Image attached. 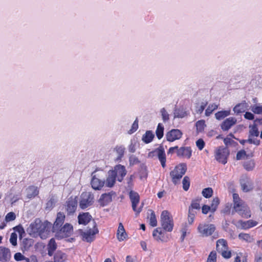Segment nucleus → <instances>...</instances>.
Here are the masks:
<instances>
[{
    "label": "nucleus",
    "instance_id": "1",
    "mask_svg": "<svg viewBox=\"0 0 262 262\" xmlns=\"http://www.w3.org/2000/svg\"><path fill=\"white\" fill-rule=\"evenodd\" d=\"M51 227L52 224L50 222L42 223L37 219L30 224L27 231L32 237L39 236L42 239H46L48 237Z\"/></svg>",
    "mask_w": 262,
    "mask_h": 262
},
{
    "label": "nucleus",
    "instance_id": "2",
    "mask_svg": "<svg viewBox=\"0 0 262 262\" xmlns=\"http://www.w3.org/2000/svg\"><path fill=\"white\" fill-rule=\"evenodd\" d=\"M234 209L240 215L248 218L250 217V211L247 205L239 198L237 193L233 194Z\"/></svg>",
    "mask_w": 262,
    "mask_h": 262
},
{
    "label": "nucleus",
    "instance_id": "3",
    "mask_svg": "<svg viewBox=\"0 0 262 262\" xmlns=\"http://www.w3.org/2000/svg\"><path fill=\"white\" fill-rule=\"evenodd\" d=\"M258 124H262V119H256L254 120L253 124L249 125V138L247 140L243 141V142H249L256 145L259 144V140L257 139L259 133L257 127Z\"/></svg>",
    "mask_w": 262,
    "mask_h": 262
},
{
    "label": "nucleus",
    "instance_id": "4",
    "mask_svg": "<svg viewBox=\"0 0 262 262\" xmlns=\"http://www.w3.org/2000/svg\"><path fill=\"white\" fill-rule=\"evenodd\" d=\"M160 224L165 231L171 232L173 228V221L170 213L167 210L162 212L160 216Z\"/></svg>",
    "mask_w": 262,
    "mask_h": 262
},
{
    "label": "nucleus",
    "instance_id": "5",
    "mask_svg": "<svg viewBox=\"0 0 262 262\" xmlns=\"http://www.w3.org/2000/svg\"><path fill=\"white\" fill-rule=\"evenodd\" d=\"M91 185L93 189L96 190H100L105 186V180L102 171H94L92 173Z\"/></svg>",
    "mask_w": 262,
    "mask_h": 262
},
{
    "label": "nucleus",
    "instance_id": "6",
    "mask_svg": "<svg viewBox=\"0 0 262 262\" xmlns=\"http://www.w3.org/2000/svg\"><path fill=\"white\" fill-rule=\"evenodd\" d=\"M187 169L186 165L181 163L177 165L174 169L170 172V175L173 183L176 184L185 173Z\"/></svg>",
    "mask_w": 262,
    "mask_h": 262
},
{
    "label": "nucleus",
    "instance_id": "7",
    "mask_svg": "<svg viewBox=\"0 0 262 262\" xmlns=\"http://www.w3.org/2000/svg\"><path fill=\"white\" fill-rule=\"evenodd\" d=\"M55 233V236L58 238H63L70 236L73 232L72 225L66 223L63 227L58 228L53 231Z\"/></svg>",
    "mask_w": 262,
    "mask_h": 262
},
{
    "label": "nucleus",
    "instance_id": "8",
    "mask_svg": "<svg viewBox=\"0 0 262 262\" xmlns=\"http://www.w3.org/2000/svg\"><path fill=\"white\" fill-rule=\"evenodd\" d=\"M99 230L96 226V223L92 228L86 229L84 231H80V235L83 241L88 243H91L95 239L96 234H98Z\"/></svg>",
    "mask_w": 262,
    "mask_h": 262
},
{
    "label": "nucleus",
    "instance_id": "9",
    "mask_svg": "<svg viewBox=\"0 0 262 262\" xmlns=\"http://www.w3.org/2000/svg\"><path fill=\"white\" fill-rule=\"evenodd\" d=\"M216 250L225 258H229L231 256V252L228 249L227 243L224 239H220L217 241Z\"/></svg>",
    "mask_w": 262,
    "mask_h": 262
},
{
    "label": "nucleus",
    "instance_id": "10",
    "mask_svg": "<svg viewBox=\"0 0 262 262\" xmlns=\"http://www.w3.org/2000/svg\"><path fill=\"white\" fill-rule=\"evenodd\" d=\"M229 155V151L227 148L220 147L215 151V158L220 163L225 164Z\"/></svg>",
    "mask_w": 262,
    "mask_h": 262
},
{
    "label": "nucleus",
    "instance_id": "11",
    "mask_svg": "<svg viewBox=\"0 0 262 262\" xmlns=\"http://www.w3.org/2000/svg\"><path fill=\"white\" fill-rule=\"evenodd\" d=\"M129 198L132 202V206L133 210L136 214H139L142 210L143 204L142 203L141 206L137 208V206L139 205L140 202V196L139 194L134 191H130L129 192Z\"/></svg>",
    "mask_w": 262,
    "mask_h": 262
},
{
    "label": "nucleus",
    "instance_id": "12",
    "mask_svg": "<svg viewBox=\"0 0 262 262\" xmlns=\"http://www.w3.org/2000/svg\"><path fill=\"white\" fill-rule=\"evenodd\" d=\"M198 232L204 237L211 235L214 231L215 228L213 224H200L198 227Z\"/></svg>",
    "mask_w": 262,
    "mask_h": 262
},
{
    "label": "nucleus",
    "instance_id": "13",
    "mask_svg": "<svg viewBox=\"0 0 262 262\" xmlns=\"http://www.w3.org/2000/svg\"><path fill=\"white\" fill-rule=\"evenodd\" d=\"M94 201V196L90 192H83L81 195V200L79 206L81 208L85 209L92 205Z\"/></svg>",
    "mask_w": 262,
    "mask_h": 262
},
{
    "label": "nucleus",
    "instance_id": "14",
    "mask_svg": "<svg viewBox=\"0 0 262 262\" xmlns=\"http://www.w3.org/2000/svg\"><path fill=\"white\" fill-rule=\"evenodd\" d=\"M152 236L154 239L158 242H166L169 239L168 235L163 229L160 227L157 228L153 231Z\"/></svg>",
    "mask_w": 262,
    "mask_h": 262
},
{
    "label": "nucleus",
    "instance_id": "15",
    "mask_svg": "<svg viewBox=\"0 0 262 262\" xmlns=\"http://www.w3.org/2000/svg\"><path fill=\"white\" fill-rule=\"evenodd\" d=\"M183 135L182 131L178 129H172L166 134V140L169 142H173L180 139Z\"/></svg>",
    "mask_w": 262,
    "mask_h": 262
},
{
    "label": "nucleus",
    "instance_id": "16",
    "mask_svg": "<svg viewBox=\"0 0 262 262\" xmlns=\"http://www.w3.org/2000/svg\"><path fill=\"white\" fill-rule=\"evenodd\" d=\"M77 197H70L66 202V209L68 213L72 214L76 211L77 207Z\"/></svg>",
    "mask_w": 262,
    "mask_h": 262
},
{
    "label": "nucleus",
    "instance_id": "17",
    "mask_svg": "<svg viewBox=\"0 0 262 262\" xmlns=\"http://www.w3.org/2000/svg\"><path fill=\"white\" fill-rule=\"evenodd\" d=\"M111 170L115 172L117 180L119 182L122 181L123 178L126 174L125 167L120 164L116 165L114 167V169Z\"/></svg>",
    "mask_w": 262,
    "mask_h": 262
},
{
    "label": "nucleus",
    "instance_id": "18",
    "mask_svg": "<svg viewBox=\"0 0 262 262\" xmlns=\"http://www.w3.org/2000/svg\"><path fill=\"white\" fill-rule=\"evenodd\" d=\"M116 180H117V179L115 172L111 170H109L106 176V180L105 181V187L108 188L113 187L115 185Z\"/></svg>",
    "mask_w": 262,
    "mask_h": 262
},
{
    "label": "nucleus",
    "instance_id": "19",
    "mask_svg": "<svg viewBox=\"0 0 262 262\" xmlns=\"http://www.w3.org/2000/svg\"><path fill=\"white\" fill-rule=\"evenodd\" d=\"M11 257L10 250L5 247H0V261L8 262Z\"/></svg>",
    "mask_w": 262,
    "mask_h": 262
},
{
    "label": "nucleus",
    "instance_id": "20",
    "mask_svg": "<svg viewBox=\"0 0 262 262\" xmlns=\"http://www.w3.org/2000/svg\"><path fill=\"white\" fill-rule=\"evenodd\" d=\"M156 152L162 167L165 168L166 166V158L164 148L161 146L156 149Z\"/></svg>",
    "mask_w": 262,
    "mask_h": 262
},
{
    "label": "nucleus",
    "instance_id": "21",
    "mask_svg": "<svg viewBox=\"0 0 262 262\" xmlns=\"http://www.w3.org/2000/svg\"><path fill=\"white\" fill-rule=\"evenodd\" d=\"M257 224V222L253 220H249L247 221H243L242 220L238 221L235 225L238 228L242 229H247L250 228L255 226Z\"/></svg>",
    "mask_w": 262,
    "mask_h": 262
},
{
    "label": "nucleus",
    "instance_id": "22",
    "mask_svg": "<svg viewBox=\"0 0 262 262\" xmlns=\"http://www.w3.org/2000/svg\"><path fill=\"white\" fill-rule=\"evenodd\" d=\"M65 220V215L63 213L58 212L57 214L56 220L52 226L53 231L60 228Z\"/></svg>",
    "mask_w": 262,
    "mask_h": 262
},
{
    "label": "nucleus",
    "instance_id": "23",
    "mask_svg": "<svg viewBox=\"0 0 262 262\" xmlns=\"http://www.w3.org/2000/svg\"><path fill=\"white\" fill-rule=\"evenodd\" d=\"M112 194L111 192L105 193L101 195L98 202L101 206L107 205L112 201Z\"/></svg>",
    "mask_w": 262,
    "mask_h": 262
},
{
    "label": "nucleus",
    "instance_id": "24",
    "mask_svg": "<svg viewBox=\"0 0 262 262\" xmlns=\"http://www.w3.org/2000/svg\"><path fill=\"white\" fill-rule=\"evenodd\" d=\"M236 121L235 117H229L222 123L221 128L223 130H228L236 123Z\"/></svg>",
    "mask_w": 262,
    "mask_h": 262
},
{
    "label": "nucleus",
    "instance_id": "25",
    "mask_svg": "<svg viewBox=\"0 0 262 262\" xmlns=\"http://www.w3.org/2000/svg\"><path fill=\"white\" fill-rule=\"evenodd\" d=\"M127 237V234L125 232L123 224L120 223L117 231V238L119 242L123 241Z\"/></svg>",
    "mask_w": 262,
    "mask_h": 262
},
{
    "label": "nucleus",
    "instance_id": "26",
    "mask_svg": "<svg viewBox=\"0 0 262 262\" xmlns=\"http://www.w3.org/2000/svg\"><path fill=\"white\" fill-rule=\"evenodd\" d=\"M192 151L190 147H182L178 149L177 155L180 157H183L189 159L191 156Z\"/></svg>",
    "mask_w": 262,
    "mask_h": 262
},
{
    "label": "nucleus",
    "instance_id": "27",
    "mask_svg": "<svg viewBox=\"0 0 262 262\" xmlns=\"http://www.w3.org/2000/svg\"><path fill=\"white\" fill-rule=\"evenodd\" d=\"M241 184L244 192H248L253 189V183L249 178H246L241 180Z\"/></svg>",
    "mask_w": 262,
    "mask_h": 262
},
{
    "label": "nucleus",
    "instance_id": "28",
    "mask_svg": "<svg viewBox=\"0 0 262 262\" xmlns=\"http://www.w3.org/2000/svg\"><path fill=\"white\" fill-rule=\"evenodd\" d=\"M92 216L88 212L80 213L78 216L79 224L86 225L91 220Z\"/></svg>",
    "mask_w": 262,
    "mask_h": 262
},
{
    "label": "nucleus",
    "instance_id": "29",
    "mask_svg": "<svg viewBox=\"0 0 262 262\" xmlns=\"http://www.w3.org/2000/svg\"><path fill=\"white\" fill-rule=\"evenodd\" d=\"M26 193L28 199H32L38 195L39 191L37 187L31 186L26 189Z\"/></svg>",
    "mask_w": 262,
    "mask_h": 262
},
{
    "label": "nucleus",
    "instance_id": "30",
    "mask_svg": "<svg viewBox=\"0 0 262 262\" xmlns=\"http://www.w3.org/2000/svg\"><path fill=\"white\" fill-rule=\"evenodd\" d=\"M247 107L248 104L245 101H244L242 103L236 104L233 108V111L235 113L239 114L245 112V111L247 108Z\"/></svg>",
    "mask_w": 262,
    "mask_h": 262
},
{
    "label": "nucleus",
    "instance_id": "31",
    "mask_svg": "<svg viewBox=\"0 0 262 262\" xmlns=\"http://www.w3.org/2000/svg\"><path fill=\"white\" fill-rule=\"evenodd\" d=\"M57 248L56 242L54 238H52L50 240L48 245V254L50 256H52Z\"/></svg>",
    "mask_w": 262,
    "mask_h": 262
},
{
    "label": "nucleus",
    "instance_id": "32",
    "mask_svg": "<svg viewBox=\"0 0 262 262\" xmlns=\"http://www.w3.org/2000/svg\"><path fill=\"white\" fill-rule=\"evenodd\" d=\"M114 150L117 155V157L116 160L118 161L123 157L124 154L125 147L123 146H117L114 148Z\"/></svg>",
    "mask_w": 262,
    "mask_h": 262
},
{
    "label": "nucleus",
    "instance_id": "33",
    "mask_svg": "<svg viewBox=\"0 0 262 262\" xmlns=\"http://www.w3.org/2000/svg\"><path fill=\"white\" fill-rule=\"evenodd\" d=\"M154 137V135L151 131H147L145 134L143 135L142 140L145 143L151 142Z\"/></svg>",
    "mask_w": 262,
    "mask_h": 262
},
{
    "label": "nucleus",
    "instance_id": "34",
    "mask_svg": "<svg viewBox=\"0 0 262 262\" xmlns=\"http://www.w3.org/2000/svg\"><path fill=\"white\" fill-rule=\"evenodd\" d=\"M149 212L150 213L148 216L149 224L152 227H156L157 225V220L155 212L152 210H149Z\"/></svg>",
    "mask_w": 262,
    "mask_h": 262
},
{
    "label": "nucleus",
    "instance_id": "35",
    "mask_svg": "<svg viewBox=\"0 0 262 262\" xmlns=\"http://www.w3.org/2000/svg\"><path fill=\"white\" fill-rule=\"evenodd\" d=\"M188 113L187 111H185L183 108H179L175 110L174 113V118H182L188 115Z\"/></svg>",
    "mask_w": 262,
    "mask_h": 262
},
{
    "label": "nucleus",
    "instance_id": "36",
    "mask_svg": "<svg viewBox=\"0 0 262 262\" xmlns=\"http://www.w3.org/2000/svg\"><path fill=\"white\" fill-rule=\"evenodd\" d=\"M205 122L203 120L198 121L195 123V127L198 133H202L204 131L206 127Z\"/></svg>",
    "mask_w": 262,
    "mask_h": 262
},
{
    "label": "nucleus",
    "instance_id": "37",
    "mask_svg": "<svg viewBox=\"0 0 262 262\" xmlns=\"http://www.w3.org/2000/svg\"><path fill=\"white\" fill-rule=\"evenodd\" d=\"M230 114V110L222 111L217 112L215 114V116L216 119L221 120L226 117L229 116Z\"/></svg>",
    "mask_w": 262,
    "mask_h": 262
},
{
    "label": "nucleus",
    "instance_id": "38",
    "mask_svg": "<svg viewBox=\"0 0 262 262\" xmlns=\"http://www.w3.org/2000/svg\"><path fill=\"white\" fill-rule=\"evenodd\" d=\"M164 125L162 123H159L156 130V134L159 139H161L164 135Z\"/></svg>",
    "mask_w": 262,
    "mask_h": 262
},
{
    "label": "nucleus",
    "instance_id": "39",
    "mask_svg": "<svg viewBox=\"0 0 262 262\" xmlns=\"http://www.w3.org/2000/svg\"><path fill=\"white\" fill-rule=\"evenodd\" d=\"M255 162L253 160L247 161L244 163V167L248 171L252 170L255 167Z\"/></svg>",
    "mask_w": 262,
    "mask_h": 262
},
{
    "label": "nucleus",
    "instance_id": "40",
    "mask_svg": "<svg viewBox=\"0 0 262 262\" xmlns=\"http://www.w3.org/2000/svg\"><path fill=\"white\" fill-rule=\"evenodd\" d=\"M238 238L246 242L251 243L253 241L252 236L248 233H241L238 235Z\"/></svg>",
    "mask_w": 262,
    "mask_h": 262
},
{
    "label": "nucleus",
    "instance_id": "41",
    "mask_svg": "<svg viewBox=\"0 0 262 262\" xmlns=\"http://www.w3.org/2000/svg\"><path fill=\"white\" fill-rule=\"evenodd\" d=\"M248 156L252 157L253 155L252 154H251L250 155H247L245 150H241L237 152L236 159L237 160H241L242 159H247Z\"/></svg>",
    "mask_w": 262,
    "mask_h": 262
},
{
    "label": "nucleus",
    "instance_id": "42",
    "mask_svg": "<svg viewBox=\"0 0 262 262\" xmlns=\"http://www.w3.org/2000/svg\"><path fill=\"white\" fill-rule=\"evenodd\" d=\"M217 105L215 103L210 104L205 111V115L210 116L214 110L217 108Z\"/></svg>",
    "mask_w": 262,
    "mask_h": 262
},
{
    "label": "nucleus",
    "instance_id": "43",
    "mask_svg": "<svg viewBox=\"0 0 262 262\" xmlns=\"http://www.w3.org/2000/svg\"><path fill=\"white\" fill-rule=\"evenodd\" d=\"M137 146H138L137 141L135 139L131 140L130 144L128 147V150L130 152H135Z\"/></svg>",
    "mask_w": 262,
    "mask_h": 262
},
{
    "label": "nucleus",
    "instance_id": "44",
    "mask_svg": "<svg viewBox=\"0 0 262 262\" xmlns=\"http://www.w3.org/2000/svg\"><path fill=\"white\" fill-rule=\"evenodd\" d=\"M250 109L254 114L262 115V106L259 104L252 105Z\"/></svg>",
    "mask_w": 262,
    "mask_h": 262
},
{
    "label": "nucleus",
    "instance_id": "45",
    "mask_svg": "<svg viewBox=\"0 0 262 262\" xmlns=\"http://www.w3.org/2000/svg\"><path fill=\"white\" fill-rule=\"evenodd\" d=\"M219 204H220L219 199L217 197L214 198L213 199V200L212 201V203L210 206L211 211L212 212H214L216 211Z\"/></svg>",
    "mask_w": 262,
    "mask_h": 262
},
{
    "label": "nucleus",
    "instance_id": "46",
    "mask_svg": "<svg viewBox=\"0 0 262 262\" xmlns=\"http://www.w3.org/2000/svg\"><path fill=\"white\" fill-rule=\"evenodd\" d=\"M201 199H197L193 200L191 202V206L189 207V209L194 210V209L200 210V202Z\"/></svg>",
    "mask_w": 262,
    "mask_h": 262
},
{
    "label": "nucleus",
    "instance_id": "47",
    "mask_svg": "<svg viewBox=\"0 0 262 262\" xmlns=\"http://www.w3.org/2000/svg\"><path fill=\"white\" fill-rule=\"evenodd\" d=\"M202 194L205 198H209L212 195L213 190L210 187L206 188L202 190Z\"/></svg>",
    "mask_w": 262,
    "mask_h": 262
},
{
    "label": "nucleus",
    "instance_id": "48",
    "mask_svg": "<svg viewBox=\"0 0 262 262\" xmlns=\"http://www.w3.org/2000/svg\"><path fill=\"white\" fill-rule=\"evenodd\" d=\"M16 219L15 213L13 212H10L7 213L5 218V221L6 223L13 221Z\"/></svg>",
    "mask_w": 262,
    "mask_h": 262
},
{
    "label": "nucleus",
    "instance_id": "49",
    "mask_svg": "<svg viewBox=\"0 0 262 262\" xmlns=\"http://www.w3.org/2000/svg\"><path fill=\"white\" fill-rule=\"evenodd\" d=\"M196 213L195 211L189 209L188 221L189 224H191L193 222Z\"/></svg>",
    "mask_w": 262,
    "mask_h": 262
},
{
    "label": "nucleus",
    "instance_id": "50",
    "mask_svg": "<svg viewBox=\"0 0 262 262\" xmlns=\"http://www.w3.org/2000/svg\"><path fill=\"white\" fill-rule=\"evenodd\" d=\"M183 188L185 190H188L190 186L189 179L188 177H185L182 181Z\"/></svg>",
    "mask_w": 262,
    "mask_h": 262
},
{
    "label": "nucleus",
    "instance_id": "51",
    "mask_svg": "<svg viewBox=\"0 0 262 262\" xmlns=\"http://www.w3.org/2000/svg\"><path fill=\"white\" fill-rule=\"evenodd\" d=\"M17 235L15 232H13L11 234L10 238V243L14 246L17 245Z\"/></svg>",
    "mask_w": 262,
    "mask_h": 262
},
{
    "label": "nucleus",
    "instance_id": "52",
    "mask_svg": "<svg viewBox=\"0 0 262 262\" xmlns=\"http://www.w3.org/2000/svg\"><path fill=\"white\" fill-rule=\"evenodd\" d=\"M205 145V142L202 139H199L196 141V145L200 150L204 148Z\"/></svg>",
    "mask_w": 262,
    "mask_h": 262
},
{
    "label": "nucleus",
    "instance_id": "53",
    "mask_svg": "<svg viewBox=\"0 0 262 262\" xmlns=\"http://www.w3.org/2000/svg\"><path fill=\"white\" fill-rule=\"evenodd\" d=\"M138 128V123L137 120H136L132 124L130 129L128 132V134H132L137 130Z\"/></svg>",
    "mask_w": 262,
    "mask_h": 262
},
{
    "label": "nucleus",
    "instance_id": "54",
    "mask_svg": "<svg viewBox=\"0 0 262 262\" xmlns=\"http://www.w3.org/2000/svg\"><path fill=\"white\" fill-rule=\"evenodd\" d=\"M216 255L215 252L212 251L207 259V262H216Z\"/></svg>",
    "mask_w": 262,
    "mask_h": 262
},
{
    "label": "nucleus",
    "instance_id": "55",
    "mask_svg": "<svg viewBox=\"0 0 262 262\" xmlns=\"http://www.w3.org/2000/svg\"><path fill=\"white\" fill-rule=\"evenodd\" d=\"M161 113L164 121H166L169 120V114L164 108L161 109Z\"/></svg>",
    "mask_w": 262,
    "mask_h": 262
},
{
    "label": "nucleus",
    "instance_id": "56",
    "mask_svg": "<svg viewBox=\"0 0 262 262\" xmlns=\"http://www.w3.org/2000/svg\"><path fill=\"white\" fill-rule=\"evenodd\" d=\"M129 161L130 165H132L136 164L139 162L138 158L134 155L130 156Z\"/></svg>",
    "mask_w": 262,
    "mask_h": 262
},
{
    "label": "nucleus",
    "instance_id": "57",
    "mask_svg": "<svg viewBox=\"0 0 262 262\" xmlns=\"http://www.w3.org/2000/svg\"><path fill=\"white\" fill-rule=\"evenodd\" d=\"M56 201L54 199H51L47 203V208L49 210L51 209L55 205Z\"/></svg>",
    "mask_w": 262,
    "mask_h": 262
},
{
    "label": "nucleus",
    "instance_id": "58",
    "mask_svg": "<svg viewBox=\"0 0 262 262\" xmlns=\"http://www.w3.org/2000/svg\"><path fill=\"white\" fill-rule=\"evenodd\" d=\"M244 117L246 119L249 120H253L254 119V114L249 112H246V113L244 115Z\"/></svg>",
    "mask_w": 262,
    "mask_h": 262
},
{
    "label": "nucleus",
    "instance_id": "59",
    "mask_svg": "<svg viewBox=\"0 0 262 262\" xmlns=\"http://www.w3.org/2000/svg\"><path fill=\"white\" fill-rule=\"evenodd\" d=\"M20 199V193H18L13 195L12 197L11 198V204L13 205L14 203L16 202L18 200Z\"/></svg>",
    "mask_w": 262,
    "mask_h": 262
},
{
    "label": "nucleus",
    "instance_id": "60",
    "mask_svg": "<svg viewBox=\"0 0 262 262\" xmlns=\"http://www.w3.org/2000/svg\"><path fill=\"white\" fill-rule=\"evenodd\" d=\"M14 257L16 261H20L25 259V256L19 252L15 253Z\"/></svg>",
    "mask_w": 262,
    "mask_h": 262
},
{
    "label": "nucleus",
    "instance_id": "61",
    "mask_svg": "<svg viewBox=\"0 0 262 262\" xmlns=\"http://www.w3.org/2000/svg\"><path fill=\"white\" fill-rule=\"evenodd\" d=\"M209 211H211V207L208 205H204L202 207V211L203 214H207Z\"/></svg>",
    "mask_w": 262,
    "mask_h": 262
},
{
    "label": "nucleus",
    "instance_id": "62",
    "mask_svg": "<svg viewBox=\"0 0 262 262\" xmlns=\"http://www.w3.org/2000/svg\"><path fill=\"white\" fill-rule=\"evenodd\" d=\"M23 243L24 244H26V246H25V248H28L32 244V241L31 239H25L23 241Z\"/></svg>",
    "mask_w": 262,
    "mask_h": 262
},
{
    "label": "nucleus",
    "instance_id": "63",
    "mask_svg": "<svg viewBox=\"0 0 262 262\" xmlns=\"http://www.w3.org/2000/svg\"><path fill=\"white\" fill-rule=\"evenodd\" d=\"M13 229L20 235L24 232L23 228L20 226H16L14 227Z\"/></svg>",
    "mask_w": 262,
    "mask_h": 262
},
{
    "label": "nucleus",
    "instance_id": "64",
    "mask_svg": "<svg viewBox=\"0 0 262 262\" xmlns=\"http://www.w3.org/2000/svg\"><path fill=\"white\" fill-rule=\"evenodd\" d=\"M232 141V140L229 137H227L224 139V142L226 145L230 144Z\"/></svg>",
    "mask_w": 262,
    "mask_h": 262
}]
</instances>
